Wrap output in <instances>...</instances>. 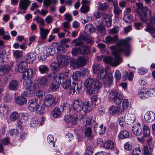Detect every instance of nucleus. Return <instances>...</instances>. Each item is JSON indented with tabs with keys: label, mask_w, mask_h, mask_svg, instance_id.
Instances as JSON below:
<instances>
[{
	"label": "nucleus",
	"mask_w": 155,
	"mask_h": 155,
	"mask_svg": "<svg viewBox=\"0 0 155 155\" xmlns=\"http://www.w3.org/2000/svg\"><path fill=\"white\" fill-rule=\"evenodd\" d=\"M131 39L130 38H128L125 39H121L118 41L116 45L110 46L112 50V54L114 56V60L111 57H107L104 58V62L110 64L112 66L116 67L119 65L122 61V58L118 55V53L123 52L127 57L130 54L131 50L129 41Z\"/></svg>",
	"instance_id": "nucleus-1"
},
{
	"label": "nucleus",
	"mask_w": 155,
	"mask_h": 155,
	"mask_svg": "<svg viewBox=\"0 0 155 155\" xmlns=\"http://www.w3.org/2000/svg\"><path fill=\"white\" fill-rule=\"evenodd\" d=\"M136 5L137 8L136 12L140 17V20L145 22L148 20L147 14L149 15L151 14V11L146 7H143L142 4L140 3H137Z\"/></svg>",
	"instance_id": "nucleus-2"
},
{
	"label": "nucleus",
	"mask_w": 155,
	"mask_h": 155,
	"mask_svg": "<svg viewBox=\"0 0 155 155\" xmlns=\"http://www.w3.org/2000/svg\"><path fill=\"white\" fill-rule=\"evenodd\" d=\"M57 58L58 62H53L51 65V68L52 71H57L59 68H62L67 64L68 59L65 55H58Z\"/></svg>",
	"instance_id": "nucleus-3"
},
{
	"label": "nucleus",
	"mask_w": 155,
	"mask_h": 155,
	"mask_svg": "<svg viewBox=\"0 0 155 155\" xmlns=\"http://www.w3.org/2000/svg\"><path fill=\"white\" fill-rule=\"evenodd\" d=\"M108 98L110 101L114 102L117 105L120 104L123 100L121 94L115 90H112L109 95Z\"/></svg>",
	"instance_id": "nucleus-4"
},
{
	"label": "nucleus",
	"mask_w": 155,
	"mask_h": 155,
	"mask_svg": "<svg viewBox=\"0 0 155 155\" xmlns=\"http://www.w3.org/2000/svg\"><path fill=\"white\" fill-rule=\"evenodd\" d=\"M59 102L58 98L51 94L46 95L45 97V104L47 107H53Z\"/></svg>",
	"instance_id": "nucleus-5"
},
{
	"label": "nucleus",
	"mask_w": 155,
	"mask_h": 155,
	"mask_svg": "<svg viewBox=\"0 0 155 155\" xmlns=\"http://www.w3.org/2000/svg\"><path fill=\"white\" fill-rule=\"evenodd\" d=\"M94 79L91 78H87L84 82V85L87 88V93L88 94L91 95L94 92V88L93 87Z\"/></svg>",
	"instance_id": "nucleus-6"
},
{
	"label": "nucleus",
	"mask_w": 155,
	"mask_h": 155,
	"mask_svg": "<svg viewBox=\"0 0 155 155\" xmlns=\"http://www.w3.org/2000/svg\"><path fill=\"white\" fill-rule=\"evenodd\" d=\"M82 85L83 82L81 80L73 81L72 85L69 89L70 94L73 95L75 93H77L76 91L79 92L81 89Z\"/></svg>",
	"instance_id": "nucleus-7"
},
{
	"label": "nucleus",
	"mask_w": 155,
	"mask_h": 155,
	"mask_svg": "<svg viewBox=\"0 0 155 155\" xmlns=\"http://www.w3.org/2000/svg\"><path fill=\"white\" fill-rule=\"evenodd\" d=\"M83 102L81 100H75L73 104V110L77 112H80L81 115L83 113Z\"/></svg>",
	"instance_id": "nucleus-8"
},
{
	"label": "nucleus",
	"mask_w": 155,
	"mask_h": 155,
	"mask_svg": "<svg viewBox=\"0 0 155 155\" xmlns=\"http://www.w3.org/2000/svg\"><path fill=\"white\" fill-rule=\"evenodd\" d=\"M83 114L81 117L83 118L86 115L87 112L91 111L93 108V105L91 101H85L83 103Z\"/></svg>",
	"instance_id": "nucleus-9"
},
{
	"label": "nucleus",
	"mask_w": 155,
	"mask_h": 155,
	"mask_svg": "<svg viewBox=\"0 0 155 155\" xmlns=\"http://www.w3.org/2000/svg\"><path fill=\"white\" fill-rule=\"evenodd\" d=\"M40 102L38 101L32 100H30L28 103L29 109L31 112L37 111L40 107Z\"/></svg>",
	"instance_id": "nucleus-10"
},
{
	"label": "nucleus",
	"mask_w": 155,
	"mask_h": 155,
	"mask_svg": "<svg viewBox=\"0 0 155 155\" xmlns=\"http://www.w3.org/2000/svg\"><path fill=\"white\" fill-rule=\"evenodd\" d=\"M19 86V81L16 80H13L9 82L8 87L10 91H15L18 90Z\"/></svg>",
	"instance_id": "nucleus-11"
},
{
	"label": "nucleus",
	"mask_w": 155,
	"mask_h": 155,
	"mask_svg": "<svg viewBox=\"0 0 155 155\" xmlns=\"http://www.w3.org/2000/svg\"><path fill=\"white\" fill-rule=\"evenodd\" d=\"M125 118V123L128 124L133 123L135 120V117L133 114L127 113L124 116Z\"/></svg>",
	"instance_id": "nucleus-12"
},
{
	"label": "nucleus",
	"mask_w": 155,
	"mask_h": 155,
	"mask_svg": "<svg viewBox=\"0 0 155 155\" xmlns=\"http://www.w3.org/2000/svg\"><path fill=\"white\" fill-rule=\"evenodd\" d=\"M132 130L133 134L136 136H140L143 134L139 123L134 125L132 127Z\"/></svg>",
	"instance_id": "nucleus-13"
},
{
	"label": "nucleus",
	"mask_w": 155,
	"mask_h": 155,
	"mask_svg": "<svg viewBox=\"0 0 155 155\" xmlns=\"http://www.w3.org/2000/svg\"><path fill=\"white\" fill-rule=\"evenodd\" d=\"M155 119V114L152 111H149L146 113L144 116V119L147 122L153 121Z\"/></svg>",
	"instance_id": "nucleus-14"
},
{
	"label": "nucleus",
	"mask_w": 155,
	"mask_h": 155,
	"mask_svg": "<svg viewBox=\"0 0 155 155\" xmlns=\"http://www.w3.org/2000/svg\"><path fill=\"white\" fill-rule=\"evenodd\" d=\"M30 3L31 2L29 0H21L19 3V8L22 10L26 11Z\"/></svg>",
	"instance_id": "nucleus-15"
},
{
	"label": "nucleus",
	"mask_w": 155,
	"mask_h": 155,
	"mask_svg": "<svg viewBox=\"0 0 155 155\" xmlns=\"http://www.w3.org/2000/svg\"><path fill=\"white\" fill-rule=\"evenodd\" d=\"M15 102L18 105L22 106L26 104L27 100L26 97L23 95L17 97L15 99Z\"/></svg>",
	"instance_id": "nucleus-16"
},
{
	"label": "nucleus",
	"mask_w": 155,
	"mask_h": 155,
	"mask_svg": "<svg viewBox=\"0 0 155 155\" xmlns=\"http://www.w3.org/2000/svg\"><path fill=\"white\" fill-rule=\"evenodd\" d=\"M22 78L24 80H30L33 75V70L31 69H28L23 72Z\"/></svg>",
	"instance_id": "nucleus-17"
},
{
	"label": "nucleus",
	"mask_w": 155,
	"mask_h": 155,
	"mask_svg": "<svg viewBox=\"0 0 155 155\" xmlns=\"http://www.w3.org/2000/svg\"><path fill=\"white\" fill-rule=\"evenodd\" d=\"M51 114L53 117L57 118L61 117L62 114V113L58 107H55L51 111Z\"/></svg>",
	"instance_id": "nucleus-18"
},
{
	"label": "nucleus",
	"mask_w": 155,
	"mask_h": 155,
	"mask_svg": "<svg viewBox=\"0 0 155 155\" xmlns=\"http://www.w3.org/2000/svg\"><path fill=\"white\" fill-rule=\"evenodd\" d=\"M83 130L84 131L85 136L88 137V139H91L93 136L92 135V130L91 128L84 125L83 128Z\"/></svg>",
	"instance_id": "nucleus-19"
},
{
	"label": "nucleus",
	"mask_w": 155,
	"mask_h": 155,
	"mask_svg": "<svg viewBox=\"0 0 155 155\" xmlns=\"http://www.w3.org/2000/svg\"><path fill=\"white\" fill-rule=\"evenodd\" d=\"M18 67L19 72L23 73L27 70L28 68L27 63L25 61H22L18 65Z\"/></svg>",
	"instance_id": "nucleus-20"
},
{
	"label": "nucleus",
	"mask_w": 155,
	"mask_h": 155,
	"mask_svg": "<svg viewBox=\"0 0 155 155\" xmlns=\"http://www.w3.org/2000/svg\"><path fill=\"white\" fill-rule=\"evenodd\" d=\"M118 39V36L117 35H115L113 37L107 36L105 38V42L106 44L110 43L112 44L114 43H116L117 42Z\"/></svg>",
	"instance_id": "nucleus-21"
},
{
	"label": "nucleus",
	"mask_w": 155,
	"mask_h": 155,
	"mask_svg": "<svg viewBox=\"0 0 155 155\" xmlns=\"http://www.w3.org/2000/svg\"><path fill=\"white\" fill-rule=\"evenodd\" d=\"M25 59L27 63H32L35 59V55L32 53L28 54L25 56Z\"/></svg>",
	"instance_id": "nucleus-22"
},
{
	"label": "nucleus",
	"mask_w": 155,
	"mask_h": 155,
	"mask_svg": "<svg viewBox=\"0 0 155 155\" xmlns=\"http://www.w3.org/2000/svg\"><path fill=\"white\" fill-rule=\"evenodd\" d=\"M60 108L62 111L65 113H68L71 110L69 104L67 103H64L60 106Z\"/></svg>",
	"instance_id": "nucleus-23"
},
{
	"label": "nucleus",
	"mask_w": 155,
	"mask_h": 155,
	"mask_svg": "<svg viewBox=\"0 0 155 155\" xmlns=\"http://www.w3.org/2000/svg\"><path fill=\"white\" fill-rule=\"evenodd\" d=\"M10 69V67L8 65L0 66V76L4 75L8 73Z\"/></svg>",
	"instance_id": "nucleus-24"
},
{
	"label": "nucleus",
	"mask_w": 155,
	"mask_h": 155,
	"mask_svg": "<svg viewBox=\"0 0 155 155\" xmlns=\"http://www.w3.org/2000/svg\"><path fill=\"white\" fill-rule=\"evenodd\" d=\"M40 29L41 38L42 40H45L47 38V35L49 32V30L48 29H45L43 28H41Z\"/></svg>",
	"instance_id": "nucleus-25"
},
{
	"label": "nucleus",
	"mask_w": 155,
	"mask_h": 155,
	"mask_svg": "<svg viewBox=\"0 0 155 155\" xmlns=\"http://www.w3.org/2000/svg\"><path fill=\"white\" fill-rule=\"evenodd\" d=\"M96 31V28L91 24H88L86 25L85 27V32H89L90 33H92Z\"/></svg>",
	"instance_id": "nucleus-26"
},
{
	"label": "nucleus",
	"mask_w": 155,
	"mask_h": 155,
	"mask_svg": "<svg viewBox=\"0 0 155 155\" xmlns=\"http://www.w3.org/2000/svg\"><path fill=\"white\" fill-rule=\"evenodd\" d=\"M90 48L87 46L84 45L80 48V52L82 54L87 55L90 53Z\"/></svg>",
	"instance_id": "nucleus-27"
},
{
	"label": "nucleus",
	"mask_w": 155,
	"mask_h": 155,
	"mask_svg": "<svg viewBox=\"0 0 155 155\" xmlns=\"http://www.w3.org/2000/svg\"><path fill=\"white\" fill-rule=\"evenodd\" d=\"M77 60L78 67L84 66L85 64L87 61L86 58L82 57H79Z\"/></svg>",
	"instance_id": "nucleus-28"
},
{
	"label": "nucleus",
	"mask_w": 155,
	"mask_h": 155,
	"mask_svg": "<svg viewBox=\"0 0 155 155\" xmlns=\"http://www.w3.org/2000/svg\"><path fill=\"white\" fill-rule=\"evenodd\" d=\"M60 84L57 83V81H54L52 82L49 85L50 89L52 91H55L58 89Z\"/></svg>",
	"instance_id": "nucleus-29"
},
{
	"label": "nucleus",
	"mask_w": 155,
	"mask_h": 155,
	"mask_svg": "<svg viewBox=\"0 0 155 155\" xmlns=\"http://www.w3.org/2000/svg\"><path fill=\"white\" fill-rule=\"evenodd\" d=\"M34 20L36 21L37 23L39 24L40 29L41 28H43L42 27L45 25L44 19L40 18L39 16L35 17L34 19Z\"/></svg>",
	"instance_id": "nucleus-30"
},
{
	"label": "nucleus",
	"mask_w": 155,
	"mask_h": 155,
	"mask_svg": "<svg viewBox=\"0 0 155 155\" xmlns=\"http://www.w3.org/2000/svg\"><path fill=\"white\" fill-rule=\"evenodd\" d=\"M106 128L104 126L103 124H101L100 126L97 128H95L94 131L100 134H104L105 132Z\"/></svg>",
	"instance_id": "nucleus-31"
},
{
	"label": "nucleus",
	"mask_w": 155,
	"mask_h": 155,
	"mask_svg": "<svg viewBox=\"0 0 155 155\" xmlns=\"http://www.w3.org/2000/svg\"><path fill=\"white\" fill-rule=\"evenodd\" d=\"M130 134L129 132L127 130H123L120 132L118 135V138L120 139H124L128 138Z\"/></svg>",
	"instance_id": "nucleus-32"
},
{
	"label": "nucleus",
	"mask_w": 155,
	"mask_h": 155,
	"mask_svg": "<svg viewBox=\"0 0 155 155\" xmlns=\"http://www.w3.org/2000/svg\"><path fill=\"white\" fill-rule=\"evenodd\" d=\"M104 146L107 149H112L114 147V143L112 141L108 140L105 142Z\"/></svg>",
	"instance_id": "nucleus-33"
},
{
	"label": "nucleus",
	"mask_w": 155,
	"mask_h": 155,
	"mask_svg": "<svg viewBox=\"0 0 155 155\" xmlns=\"http://www.w3.org/2000/svg\"><path fill=\"white\" fill-rule=\"evenodd\" d=\"M21 117L19 121L21 123H25L28 120V115L26 113H23L21 114Z\"/></svg>",
	"instance_id": "nucleus-34"
},
{
	"label": "nucleus",
	"mask_w": 155,
	"mask_h": 155,
	"mask_svg": "<svg viewBox=\"0 0 155 155\" xmlns=\"http://www.w3.org/2000/svg\"><path fill=\"white\" fill-rule=\"evenodd\" d=\"M40 72L42 74H46L48 72L49 70L48 68L45 65H41L38 67Z\"/></svg>",
	"instance_id": "nucleus-35"
},
{
	"label": "nucleus",
	"mask_w": 155,
	"mask_h": 155,
	"mask_svg": "<svg viewBox=\"0 0 155 155\" xmlns=\"http://www.w3.org/2000/svg\"><path fill=\"white\" fill-rule=\"evenodd\" d=\"M7 57L6 52L5 50H2L0 51V63L3 64L4 60Z\"/></svg>",
	"instance_id": "nucleus-36"
},
{
	"label": "nucleus",
	"mask_w": 155,
	"mask_h": 155,
	"mask_svg": "<svg viewBox=\"0 0 155 155\" xmlns=\"http://www.w3.org/2000/svg\"><path fill=\"white\" fill-rule=\"evenodd\" d=\"M79 39H81L82 41L87 42L88 43H91L92 42V38L87 35H81L79 37Z\"/></svg>",
	"instance_id": "nucleus-37"
},
{
	"label": "nucleus",
	"mask_w": 155,
	"mask_h": 155,
	"mask_svg": "<svg viewBox=\"0 0 155 155\" xmlns=\"http://www.w3.org/2000/svg\"><path fill=\"white\" fill-rule=\"evenodd\" d=\"M142 132L143 133V136L145 137H149L150 134V131L148 127L146 125L144 126L143 127Z\"/></svg>",
	"instance_id": "nucleus-38"
},
{
	"label": "nucleus",
	"mask_w": 155,
	"mask_h": 155,
	"mask_svg": "<svg viewBox=\"0 0 155 155\" xmlns=\"http://www.w3.org/2000/svg\"><path fill=\"white\" fill-rule=\"evenodd\" d=\"M32 84V82H31V80H24L23 81V84L25 87L28 90H29L31 86V85Z\"/></svg>",
	"instance_id": "nucleus-39"
},
{
	"label": "nucleus",
	"mask_w": 155,
	"mask_h": 155,
	"mask_svg": "<svg viewBox=\"0 0 155 155\" xmlns=\"http://www.w3.org/2000/svg\"><path fill=\"white\" fill-rule=\"evenodd\" d=\"M124 21L127 23H130L133 21V18L132 16L129 14H125L123 18Z\"/></svg>",
	"instance_id": "nucleus-40"
},
{
	"label": "nucleus",
	"mask_w": 155,
	"mask_h": 155,
	"mask_svg": "<svg viewBox=\"0 0 155 155\" xmlns=\"http://www.w3.org/2000/svg\"><path fill=\"white\" fill-rule=\"evenodd\" d=\"M106 74L107 71L106 70L102 69L98 73L97 77L99 78L102 79L104 78Z\"/></svg>",
	"instance_id": "nucleus-41"
},
{
	"label": "nucleus",
	"mask_w": 155,
	"mask_h": 155,
	"mask_svg": "<svg viewBox=\"0 0 155 155\" xmlns=\"http://www.w3.org/2000/svg\"><path fill=\"white\" fill-rule=\"evenodd\" d=\"M8 111V107L5 104H4L2 106H1L0 108V113L2 115H4L7 113Z\"/></svg>",
	"instance_id": "nucleus-42"
},
{
	"label": "nucleus",
	"mask_w": 155,
	"mask_h": 155,
	"mask_svg": "<svg viewBox=\"0 0 155 155\" xmlns=\"http://www.w3.org/2000/svg\"><path fill=\"white\" fill-rule=\"evenodd\" d=\"M58 2V0H44L43 4L46 6L48 7L51 4H56Z\"/></svg>",
	"instance_id": "nucleus-43"
},
{
	"label": "nucleus",
	"mask_w": 155,
	"mask_h": 155,
	"mask_svg": "<svg viewBox=\"0 0 155 155\" xmlns=\"http://www.w3.org/2000/svg\"><path fill=\"white\" fill-rule=\"evenodd\" d=\"M98 5L97 9L101 11L105 10L107 9L108 6L106 3H101L100 2H99Z\"/></svg>",
	"instance_id": "nucleus-44"
},
{
	"label": "nucleus",
	"mask_w": 155,
	"mask_h": 155,
	"mask_svg": "<svg viewBox=\"0 0 155 155\" xmlns=\"http://www.w3.org/2000/svg\"><path fill=\"white\" fill-rule=\"evenodd\" d=\"M18 114L17 112L14 111L12 112L10 115V120L12 121L16 120L18 117Z\"/></svg>",
	"instance_id": "nucleus-45"
},
{
	"label": "nucleus",
	"mask_w": 155,
	"mask_h": 155,
	"mask_svg": "<svg viewBox=\"0 0 155 155\" xmlns=\"http://www.w3.org/2000/svg\"><path fill=\"white\" fill-rule=\"evenodd\" d=\"M130 105V103L127 99H125L122 102V108L123 110H121V112H124V110L128 108Z\"/></svg>",
	"instance_id": "nucleus-46"
},
{
	"label": "nucleus",
	"mask_w": 155,
	"mask_h": 155,
	"mask_svg": "<svg viewBox=\"0 0 155 155\" xmlns=\"http://www.w3.org/2000/svg\"><path fill=\"white\" fill-rule=\"evenodd\" d=\"M71 84V81L70 79L66 80L62 84V87L65 89H68L70 86Z\"/></svg>",
	"instance_id": "nucleus-47"
},
{
	"label": "nucleus",
	"mask_w": 155,
	"mask_h": 155,
	"mask_svg": "<svg viewBox=\"0 0 155 155\" xmlns=\"http://www.w3.org/2000/svg\"><path fill=\"white\" fill-rule=\"evenodd\" d=\"M118 111V107L113 105L110 108L109 110V112L110 114L113 115L116 114Z\"/></svg>",
	"instance_id": "nucleus-48"
},
{
	"label": "nucleus",
	"mask_w": 155,
	"mask_h": 155,
	"mask_svg": "<svg viewBox=\"0 0 155 155\" xmlns=\"http://www.w3.org/2000/svg\"><path fill=\"white\" fill-rule=\"evenodd\" d=\"M65 51V49L63 46L59 45L58 46L57 53L58 55H61V54H64Z\"/></svg>",
	"instance_id": "nucleus-49"
},
{
	"label": "nucleus",
	"mask_w": 155,
	"mask_h": 155,
	"mask_svg": "<svg viewBox=\"0 0 155 155\" xmlns=\"http://www.w3.org/2000/svg\"><path fill=\"white\" fill-rule=\"evenodd\" d=\"M39 81L40 84L45 86L48 84V80L46 77L43 76L40 79Z\"/></svg>",
	"instance_id": "nucleus-50"
},
{
	"label": "nucleus",
	"mask_w": 155,
	"mask_h": 155,
	"mask_svg": "<svg viewBox=\"0 0 155 155\" xmlns=\"http://www.w3.org/2000/svg\"><path fill=\"white\" fill-rule=\"evenodd\" d=\"M102 86V83L98 79H96L94 81V83L93 86L94 90L95 89H99Z\"/></svg>",
	"instance_id": "nucleus-51"
},
{
	"label": "nucleus",
	"mask_w": 155,
	"mask_h": 155,
	"mask_svg": "<svg viewBox=\"0 0 155 155\" xmlns=\"http://www.w3.org/2000/svg\"><path fill=\"white\" fill-rule=\"evenodd\" d=\"M65 78L63 74L61 73L58 75L56 81H57V83L60 84L64 80V78Z\"/></svg>",
	"instance_id": "nucleus-52"
},
{
	"label": "nucleus",
	"mask_w": 155,
	"mask_h": 155,
	"mask_svg": "<svg viewBox=\"0 0 155 155\" xmlns=\"http://www.w3.org/2000/svg\"><path fill=\"white\" fill-rule=\"evenodd\" d=\"M22 55V52L21 51L17 50L15 51L14 53V56L17 59H20Z\"/></svg>",
	"instance_id": "nucleus-53"
},
{
	"label": "nucleus",
	"mask_w": 155,
	"mask_h": 155,
	"mask_svg": "<svg viewBox=\"0 0 155 155\" xmlns=\"http://www.w3.org/2000/svg\"><path fill=\"white\" fill-rule=\"evenodd\" d=\"M80 73H79V71H76L73 74L72 76L73 79L74 80V81H79L81 80L80 79Z\"/></svg>",
	"instance_id": "nucleus-54"
},
{
	"label": "nucleus",
	"mask_w": 155,
	"mask_h": 155,
	"mask_svg": "<svg viewBox=\"0 0 155 155\" xmlns=\"http://www.w3.org/2000/svg\"><path fill=\"white\" fill-rule=\"evenodd\" d=\"M101 65L98 64H94L92 66L93 72L96 73L98 71L101 69Z\"/></svg>",
	"instance_id": "nucleus-55"
},
{
	"label": "nucleus",
	"mask_w": 155,
	"mask_h": 155,
	"mask_svg": "<svg viewBox=\"0 0 155 155\" xmlns=\"http://www.w3.org/2000/svg\"><path fill=\"white\" fill-rule=\"evenodd\" d=\"M92 99L94 104L95 105H98L101 102V99L96 96H93Z\"/></svg>",
	"instance_id": "nucleus-56"
},
{
	"label": "nucleus",
	"mask_w": 155,
	"mask_h": 155,
	"mask_svg": "<svg viewBox=\"0 0 155 155\" xmlns=\"http://www.w3.org/2000/svg\"><path fill=\"white\" fill-rule=\"evenodd\" d=\"M97 46L102 53H104L106 48V46L104 44L101 43H99L97 45Z\"/></svg>",
	"instance_id": "nucleus-57"
},
{
	"label": "nucleus",
	"mask_w": 155,
	"mask_h": 155,
	"mask_svg": "<svg viewBox=\"0 0 155 155\" xmlns=\"http://www.w3.org/2000/svg\"><path fill=\"white\" fill-rule=\"evenodd\" d=\"M78 119V117L77 115H72L70 123L72 124L76 125L77 121Z\"/></svg>",
	"instance_id": "nucleus-58"
},
{
	"label": "nucleus",
	"mask_w": 155,
	"mask_h": 155,
	"mask_svg": "<svg viewBox=\"0 0 155 155\" xmlns=\"http://www.w3.org/2000/svg\"><path fill=\"white\" fill-rule=\"evenodd\" d=\"M96 27L98 31L102 34H104L106 31L105 27L101 25H98L96 26Z\"/></svg>",
	"instance_id": "nucleus-59"
},
{
	"label": "nucleus",
	"mask_w": 155,
	"mask_h": 155,
	"mask_svg": "<svg viewBox=\"0 0 155 155\" xmlns=\"http://www.w3.org/2000/svg\"><path fill=\"white\" fill-rule=\"evenodd\" d=\"M103 15V13L102 12V11L97 9V12L94 13V17L96 18H99L101 17Z\"/></svg>",
	"instance_id": "nucleus-60"
},
{
	"label": "nucleus",
	"mask_w": 155,
	"mask_h": 155,
	"mask_svg": "<svg viewBox=\"0 0 155 155\" xmlns=\"http://www.w3.org/2000/svg\"><path fill=\"white\" fill-rule=\"evenodd\" d=\"M141 153V150L140 147H136L132 151V155H140Z\"/></svg>",
	"instance_id": "nucleus-61"
},
{
	"label": "nucleus",
	"mask_w": 155,
	"mask_h": 155,
	"mask_svg": "<svg viewBox=\"0 0 155 155\" xmlns=\"http://www.w3.org/2000/svg\"><path fill=\"white\" fill-rule=\"evenodd\" d=\"M38 118L37 117H34L32 119L30 124L31 127H36L38 124Z\"/></svg>",
	"instance_id": "nucleus-62"
},
{
	"label": "nucleus",
	"mask_w": 155,
	"mask_h": 155,
	"mask_svg": "<svg viewBox=\"0 0 155 155\" xmlns=\"http://www.w3.org/2000/svg\"><path fill=\"white\" fill-rule=\"evenodd\" d=\"M43 93L42 90H38L36 93V96L40 100H41L43 96Z\"/></svg>",
	"instance_id": "nucleus-63"
},
{
	"label": "nucleus",
	"mask_w": 155,
	"mask_h": 155,
	"mask_svg": "<svg viewBox=\"0 0 155 155\" xmlns=\"http://www.w3.org/2000/svg\"><path fill=\"white\" fill-rule=\"evenodd\" d=\"M46 51L48 54L52 56L55 53V49L54 48H48Z\"/></svg>",
	"instance_id": "nucleus-64"
}]
</instances>
